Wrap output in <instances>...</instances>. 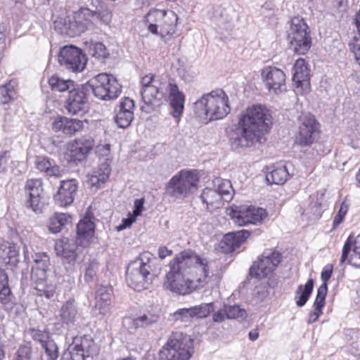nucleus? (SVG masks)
I'll use <instances>...</instances> for the list:
<instances>
[{
  "label": "nucleus",
  "mask_w": 360,
  "mask_h": 360,
  "mask_svg": "<svg viewBox=\"0 0 360 360\" xmlns=\"http://www.w3.org/2000/svg\"><path fill=\"white\" fill-rule=\"evenodd\" d=\"M59 316L63 323L74 324L79 319L78 307L74 299L65 302L60 308Z\"/></svg>",
  "instance_id": "33"
},
{
  "label": "nucleus",
  "mask_w": 360,
  "mask_h": 360,
  "mask_svg": "<svg viewBox=\"0 0 360 360\" xmlns=\"http://www.w3.org/2000/svg\"><path fill=\"white\" fill-rule=\"evenodd\" d=\"M46 271L38 269L37 268L32 269L31 280L36 285L35 290L37 295L51 298L55 293L56 287L54 285L47 282Z\"/></svg>",
  "instance_id": "26"
},
{
  "label": "nucleus",
  "mask_w": 360,
  "mask_h": 360,
  "mask_svg": "<svg viewBox=\"0 0 360 360\" xmlns=\"http://www.w3.org/2000/svg\"><path fill=\"white\" fill-rule=\"evenodd\" d=\"M100 162L97 168L88 174V183L91 187L96 188L105 184L110 176L111 169L110 167V160L107 158L100 159Z\"/></svg>",
  "instance_id": "28"
},
{
  "label": "nucleus",
  "mask_w": 360,
  "mask_h": 360,
  "mask_svg": "<svg viewBox=\"0 0 360 360\" xmlns=\"http://www.w3.org/2000/svg\"><path fill=\"white\" fill-rule=\"evenodd\" d=\"M34 265L32 269L47 271L49 266V257L45 252H38L33 255Z\"/></svg>",
  "instance_id": "48"
},
{
  "label": "nucleus",
  "mask_w": 360,
  "mask_h": 360,
  "mask_svg": "<svg viewBox=\"0 0 360 360\" xmlns=\"http://www.w3.org/2000/svg\"><path fill=\"white\" fill-rule=\"evenodd\" d=\"M211 265L212 262L193 250H185L170 262L164 286L179 295L189 294L208 284L213 275Z\"/></svg>",
  "instance_id": "1"
},
{
  "label": "nucleus",
  "mask_w": 360,
  "mask_h": 360,
  "mask_svg": "<svg viewBox=\"0 0 360 360\" xmlns=\"http://www.w3.org/2000/svg\"><path fill=\"white\" fill-rule=\"evenodd\" d=\"M71 217L65 213H55L50 219L48 229L53 233H59L62 229L71 222Z\"/></svg>",
  "instance_id": "37"
},
{
  "label": "nucleus",
  "mask_w": 360,
  "mask_h": 360,
  "mask_svg": "<svg viewBox=\"0 0 360 360\" xmlns=\"http://www.w3.org/2000/svg\"><path fill=\"white\" fill-rule=\"evenodd\" d=\"M141 99L144 103L141 108L146 112H150L159 106L165 96V84L153 75H147L142 77Z\"/></svg>",
  "instance_id": "12"
},
{
  "label": "nucleus",
  "mask_w": 360,
  "mask_h": 360,
  "mask_svg": "<svg viewBox=\"0 0 360 360\" xmlns=\"http://www.w3.org/2000/svg\"><path fill=\"white\" fill-rule=\"evenodd\" d=\"M248 230H240L226 233L221 242V248L226 252H231L239 248L243 243L250 236Z\"/></svg>",
  "instance_id": "30"
},
{
  "label": "nucleus",
  "mask_w": 360,
  "mask_h": 360,
  "mask_svg": "<svg viewBox=\"0 0 360 360\" xmlns=\"http://www.w3.org/2000/svg\"><path fill=\"white\" fill-rule=\"evenodd\" d=\"M230 110L228 96L221 89L202 95L193 105L195 114L207 121L223 119Z\"/></svg>",
  "instance_id": "5"
},
{
  "label": "nucleus",
  "mask_w": 360,
  "mask_h": 360,
  "mask_svg": "<svg viewBox=\"0 0 360 360\" xmlns=\"http://www.w3.org/2000/svg\"><path fill=\"white\" fill-rule=\"evenodd\" d=\"M93 11L88 8H81L73 17L60 18L54 22V27L60 34L70 37L79 35L96 25Z\"/></svg>",
  "instance_id": "7"
},
{
  "label": "nucleus",
  "mask_w": 360,
  "mask_h": 360,
  "mask_svg": "<svg viewBox=\"0 0 360 360\" xmlns=\"http://www.w3.org/2000/svg\"><path fill=\"white\" fill-rule=\"evenodd\" d=\"M94 223L87 217L80 220L77 226V239L64 238L56 243L55 251L62 257L67 269L72 270L78 257V245L86 246L94 233Z\"/></svg>",
  "instance_id": "3"
},
{
  "label": "nucleus",
  "mask_w": 360,
  "mask_h": 360,
  "mask_svg": "<svg viewBox=\"0 0 360 360\" xmlns=\"http://www.w3.org/2000/svg\"><path fill=\"white\" fill-rule=\"evenodd\" d=\"M348 206L345 202H342L338 214L335 217V219L333 220V228H335L342 223V219L345 215L346 214Z\"/></svg>",
  "instance_id": "56"
},
{
  "label": "nucleus",
  "mask_w": 360,
  "mask_h": 360,
  "mask_svg": "<svg viewBox=\"0 0 360 360\" xmlns=\"http://www.w3.org/2000/svg\"><path fill=\"white\" fill-rule=\"evenodd\" d=\"M212 21L216 24L220 31L229 30L232 27V20L226 13V11L217 7L214 8Z\"/></svg>",
  "instance_id": "40"
},
{
  "label": "nucleus",
  "mask_w": 360,
  "mask_h": 360,
  "mask_svg": "<svg viewBox=\"0 0 360 360\" xmlns=\"http://www.w3.org/2000/svg\"><path fill=\"white\" fill-rule=\"evenodd\" d=\"M199 180L196 171L181 170L169 181L166 192L176 199L185 198L198 188Z\"/></svg>",
  "instance_id": "10"
},
{
  "label": "nucleus",
  "mask_w": 360,
  "mask_h": 360,
  "mask_svg": "<svg viewBox=\"0 0 360 360\" xmlns=\"http://www.w3.org/2000/svg\"><path fill=\"white\" fill-rule=\"evenodd\" d=\"M314 288V280L309 278L304 285H300L295 292L296 304L303 307L308 301Z\"/></svg>",
  "instance_id": "39"
},
{
  "label": "nucleus",
  "mask_w": 360,
  "mask_h": 360,
  "mask_svg": "<svg viewBox=\"0 0 360 360\" xmlns=\"http://www.w3.org/2000/svg\"><path fill=\"white\" fill-rule=\"evenodd\" d=\"M172 254V250L167 249L165 246H160L158 248V256L161 259H165L167 256H170Z\"/></svg>",
  "instance_id": "64"
},
{
  "label": "nucleus",
  "mask_w": 360,
  "mask_h": 360,
  "mask_svg": "<svg viewBox=\"0 0 360 360\" xmlns=\"http://www.w3.org/2000/svg\"><path fill=\"white\" fill-rule=\"evenodd\" d=\"M97 353L98 348L94 340L85 335L75 337L63 356L65 359L70 360H86Z\"/></svg>",
  "instance_id": "17"
},
{
  "label": "nucleus",
  "mask_w": 360,
  "mask_h": 360,
  "mask_svg": "<svg viewBox=\"0 0 360 360\" xmlns=\"http://www.w3.org/2000/svg\"><path fill=\"white\" fill-rule=\"evenodd\" d=\"M353 246V252L360 253V233L353 240V236H349L342 248V256L340 260L341 264L344 263L348 257V255Z\"/></svg>",
  "instance_id": "42"
},
{
  "label": "nucleus",
  "mask_w": 360,
  "mask_h": 360,
  "mask_svg": "<svg viewBox=\"0 0 360 360\" xmlns=\"http://www.w3.org/2000/svg\"><path fill=\"white\" fill-rule=\"evenodd\" d=\"M84 86L88 92L91 91L94 95L101 100L115 99L121 92V86L115 77L106 73L98 74L90 79Z\"/></svg>",
  "instance_id": "11"
},
{
  "label": "nucleus",
  "mask_w": 360,
  "mask_h": 360,
  "mask_svg": "<svg viewBox=\"0 0 360 360\" xmlns=\"http://www.w3.org/2000/svg\"><path fill=\"white\" fill-rule=\"evenodd\" d=\"M214 310L213 302L203 303L190 308L179 309L174 312L172 316L175 321L189 322L194 318H205Z\"/></svg>",
  "instance_id": "22"
},
{
  "label": "nucleus",
  "mask_w": 360,
  "mask_h": 360,
  "mask_svg": "<svg viewBox=\"0 0 360 360\" xmlns=\"http://www.w3.org/2000/svg\"><path fill=\"white\" fill-rule=\"evenodd\" d=\"M288 32L289 44L293 51L299 55L305 54L311 48V37L304 20L299 16L292 18Z\"/></svg>",
  "instance_id": "13"
},
{
  "label": "nucleus",
  "mask_w": 360,
  "mask_h": 360,
  "mask_svg": "<svg viewBox=\"0 0 360 360\" xmlns=\"http://www.w3.org/2000/svg\"><path fill=\"white\" fill-rule=\"evenodd\" d=\"M25 206L36 214H40L45 207L44 190L41 179H29L24 185Z\"/></svg>",
  "instance_id": "14"
},
{
  "label": "nucleus",
  "mask_w": 360,
  "mask_h": 360,
  "mask_svg": "<svg viewBox=\"0 0 360 360\" xmlns=\"http://www.w3.org/2000/svg\"><path fill=\"white\" fill-rule=\"evenodd\" d=\"M10 159L11 155L9 150L0 151V172H4L6 171L8 162Z\"/></svg>",
  "instance_id": "57"
},
{
  "label": "nucleus",
  "mask_w": 360,
  "mask_h": 360,
  "mask_svg": "<svg viewBox=\"0 0 360 360\" xmlns=\"http://www.w3.org/2000/svg\"><path fill=\"white\" fill-rule=\"evenodd\" d=\"M226 311V319H244L246 317V311L244 309H241L238 305H226L224 304Z\"/></svg>",
  "instance_id": "51"
},
{
  "label": "nucleus",
  "mask_w": 360,
  "mask_h": 360,
  "mask_svg": "<svg viewBox=\"0 0 360 360\" xmlns=\"http://www.w3.org/2000/svg\"><path fill=\"white\" fill-rule=\"evenodd\" d=\"M136 217H134L133 215V217H129L128 218L123 219L122 224L117 226V230L121 231L127 227H129L132 224V223L135 221Z\"/></svg>",
  "instance_id": "62"
},
{
  "label": "nucleus",
  "mask_w": 360,
  "mask_h": 360,
  "mask_svg": "<svg viewBox=\"0 0 360 360\" xmlns=\"http://www.w3.org/2000/svg\"><path fill=\"white\" fill-rule=\"evenodd\" d=\"M99 264L96 260L89 261L85 266L84 279L86 283H95L98 280Z\"/></svg>",
  "instance_id": "44"
},
{
  "label": "nucleus",
  "mask_w": 360,
  "mask_h": 360,
  "mask_svg": "<svg viewBox=\"0 0 360 360\" xmlns=\"http://www.w3.org/2000/svg\"><path fill=\"white\" fill-rule=\"evenodd\" d=\"M349 262L354 266L360 267V253L353 252L350 256Z\"/></svg>",
  "instance_id": "63"
},
{
  "label": "nucleus",
  "mask_w": 360,
  "mask_h": 360,
  "mask_svg": "<svg viewBox=\"0 0 360 360\" xmlns=\"http://www.w3.org/2000/svg\"><path fill=\"white\" fill-rule=\"evenodd\" d=\"M144 200L143 198L136 199L134 201V210L133 211V215L137 217L140 215L143 209Z\"/></svg>",
  "instance_id": "60"
},
{
  "label": "nucleus",
  "mask_w": 360,
  "mask_h": 360,
  "mask_svg": "<svg viewBox=\"0 0 360 360\" xmlns=\"http://www.w3.org/2000/svg\"><path fill=\"white\" fill-rule=\"evenodd\" d=\"M134 107L135 105L133 100L129 98H124L118 105L117 111L134 112L133 110Z\"/></svg>",
  "instance_id": "55"
},
{
  "label": "nucleus",
  "mask_w": 360,
  "mask_h": 360,
  "mask_svg": "<svg viewBox=\"0 0 360 360\" xmlns=\"http://www.w3.org/2000/svg\"><path fill=\"white\" fill-rule=\"evenodd\" d=\"M93 13L96 24L98 22H101L105 25H108L110 22L112 15L108 11H93Z\"/></svg>",
  "instance_id": "54"
},
{
  "label": "nucleus",
  "mask_w": 360,
  "mask_h": 360,
  "mask_svg": "<svg viewBox=\"0 0 360 360\" xmlns=\"http://www.w3.org/2000/svg\"><path fill=\"white\" fill-rule=\"evenodd\" d=\"M45 351L47 360H57L59 356L58 347L56 342L49 339L46 343L41 345Z\"/></svg>",
  "instance_id": "50"
},
{
  "label": "nucleus",
  "mask_w": 360,
  "mask_h": 360,
  "mask_svg": "<svg viewBox=\"0 0 360 360\" xmlns=\"http://www.w3.org/2000/svg\"><path fill=\"white\" fill-rule=\"evenodd\" d=\"M217 188H214L220 194L224 201L229 202L232 199L233 188L228 180L217 179L215 181Z\"/></svg>",
  "instance_id": "43"
},
{
  "label": "nucleus",
  "mask_w": 360,
  "mask_h": 360,
  "mask_svg": "<svg viewBox=\"0 0 360 360\" xmlns=\"http://www.w3.org/2000/svg\"><path fill=\"white\" fill-rule=\"evenodd\" d=\"M18 257V252L14 245H0V302L6 310L13 308V295L8 286V275L2 267L15 271L19 263Z\"/></svg>",
  "instance_id": "6"
},
{
  "label": "nucleus",
  "mask_w": 360,
  "mask_h": 360,
  "mask_svg": "<svg viewBox=\"0 0 360 360\" xmlns=\"http://www.w3.org/2000/svg\"><path fill=\"white\" fill-rule=\"evenodd\" d=\"M16 96L15 86L12 82L0 86V102L2 104H7Z\"/></svg>",
  "instance_id": "45"
},
{
  "label": "nucleus",
  "mask_w": 360,
  "mask_h": 360,
  "mask_svg": "<svg viewBox=\"0 0 360 360\" xmlns=\"http://www.w3.org/2000/svg\"><path fill=\"white\" fill-rule=\"evenodd\" d=\"M88 93L84 85L70 91L65 103V108L69 114L82 116L88 112L89 109Z\"/></svg>",
  "instance_id": "20"
},
{
  "label": "nucleus",
  "mask_w": 360,
  "mask_h": 360,
  "mask_svg": "<svg viewBox=\"0 0 360 360\" xmlns=\"http://www.w3.org/2000/svg\"><path fill=\"white\" fill-rule=\"evenodd\" d=\"M273 124L270 110L262 105H253L243 112L232 136V145L236 148H250L264 141Z\"/></svg>",
  "instance_id": "2"
},
{
  "label": "nucleus",
  "mask_w": 360,
  "mask_h": 360,
  "mask_svg": "<svg viewBox=\"0 0 360 360\" xmlns=\"http://www.w3.org/2000/svg\"><path fill=\"white\" fill-rule=\"evenodd\" d=\"M60 65L74 72H80L86 67L87 58L80 49L74 46L63 47L58 54Z\"/></svg>",
  "instance_id": "18"
},
{
  "label": "nucleus",
  "mask_w": 360,
  "mask_h": 360,
  "mask_svg": "<svg viewBox=\"0 0 360 360\" xmlns=\"http://www.w3.org/2000/svg\"><path fill=\"white\" fill-rule=\"evenodd\" d=\"M49 84L52 91L63 92L70 89L74 86V82L70 79H63L57 75H53L49 79Z\"/></svg>",
  "instance_id": "41"
},
{
  "label": "nucleus",
  "mask_w": 360,
  "mask_h": 360,
  "mask_svg": "<svg viewBox=\"0 0 360 360\" xmlns=\"http://www.w3.org/2000/svg\"><path fill=\"white\" fill-rule=\"evenodd\" d=\"M281 259L282 255L280 252L266 250L251 266L249 275L257 279L267 277L280 264Z\"/></svg>",
  "instance_id": "16"
},
{
  "label": "nucleus",
  "mask_w": 360,
  "mask_h": 360,
  "mask_svg": "<svg viewBox=\"0 0 360 360\" xmlns=\"http://www.w3.org/2000/svg\"><path fill=\"white\" fill-rule=\"evenodd\" d=\"M229 214L236 224L243 226L262 223L267 214L263 208L243 205L231 207Z\"/></svg>",
  "instance_id": "15"
},
{
  "label": "nucleus",
  "mask_w": 360,
  "mask_h": 360,
  "mask_svg": "<svg viewBox=\"0 0 360 360\" xmlns=\"http://www.w3.org/2000/svg\"><path fill=\"white\" fill-rule=\"evenodd\" d=\"M156 257L149 252L141 253L128 265L126 275L127 285L137 291L148 288L156 276Z\"/></svg>",
  "instance_id": "4"
},
{
  "label": "nucleus",
  "mask_w": 360,
  "mask_h": 360,
  "mask_svg": "<svg viewBox=\"0 0 360 360\" xmlns=\"http://www.w3.org/2000/svg\"><path fill=\"white\" fill-rule=\"evenodd\" d=\"M293 70L292 80L297 87L307 86L309 84V69L305 60L302 58L297 59L295 63Z\"/></svg>",
  "instance_id": "32"
},
{
  "label": "nucleus",
  "mask_w": 360,
  "mask_h": 360,
  "mask_svg": "<svg viewBox=\"0 0 360 360\" xmlns=\"http://www.w3.org/2000/svg\"><path fill=\"white\" fill-rule=\"evenodd\" d=\"M35 164L38 170L45 172L49 176H58L60 175L59 167L46 157H37Z\"/></svg>",
  "instance_id": "38"
},
{
  "label": "nucleus",
  "mask_w": 360,
  "mask_h": 360,
  "mask_svg": "<svg viewBox=\"0 0 360 360\" xmlns=\"http://www.w3.org/2000/svg\"><path fill=\"white\" fill-rule=\"evenodd\" d=\"M348 46L350 51L354 54L356 62L360 65V36H353Z\"/></svg>",
  "instance_id": "52"
},
{
  "label": "nucleus",
  "mask_w": 360,
  "mask_h": 360,
  "mask_svg": "<svg viewBox=\"0 0 360 360\" xmlns=\"http://www.w3.org/2000/svg\"><path fill=\"white\" fill-rule=\"evenodd\" d=\"M225 319H226V311L224 307L223 309L218 310L212 315L213 321L217 323L222 322L225 320Z\"/></svg>",
  "instance_id": "59"
},
{
  "label": "nucleus",
  "mask_w": 360,
  "mask_h": 360,
  "mask_svg": "<svg viewBox=\"0 0 360 360\" xmlns=\"http://www.w3.org/2000/svg\"><path fill=\"white\" fill-rule=\"evenodd\" d=\"M94 145V140L90 136H83L75 140L68 147L70 161L77 162L85 160Z\"/></svg>",
  "instance_id": "24"
},
{
  "label": "nucleus",
  "mask_w": 360,
  "mask_h": 360,
  "mask_svg": "<svg viewBox=\"0 0 360 360\" xmlns=\"http://www.w3.org/2000/svg\"><path fill=\"white\" fill-rule=\"evenodd\" d=\"M289 176L286 166H274L271 171L266 174V181L269 184L282 185L286 182Z\"/></svg>",
  "instance_id": "36"
},
{
  "label": "nucleus",
  "mask_w": 360,
  "mask_h": 360,
  "mask_svg": "<svg viewBox=\"0 0 360 360\" xmlns=\"http://www.w3.org/2000/svg\"><path fill=\"white\" fill-rule=\"evenodd\" d=\"M134 120V112L117 111L115 120L120 128H127Z\"/></svg>",
  "instance_id": "49"
},
{
  "label": "nucleus",
  "mask_w": 360,
  "mask_h": 360,
  "mask_svg": "<svg viewBox=\"0 0 360 360\" xmlns=\"http://www.w3.org/2000/svg\"><path fill=\"white\" fill-rule=\"evenodd\" d=\"M310 206L313 214L316 217H320L322 213L321 204L317 201H315L311 202Z\"/></svg>",
  "instance_id": "61"
},
{
  "label": "nucleus",
  "mask_w": 360,
  "mask_h": 360,
  "mask_svg": "<svg viewBox=\"0 0 360 360\" xmlns=\"http://www.w3.org/2000/svg\"><path fill=\"white\" fill-rule=\"evenodd\" d=\"M25 334L31 337L34 341L39 342L41 346L50 339L49 333L46 330L30 328L25 331Z\"/></svg>",
  "instance_id": "47"
},
{
  "label": "nucleus",
  "mask_w": 360,
  "mask_h": 360,
  "mask_svg": "<svg viewBox=\"0 0 360 360\" xmlns=\"http://www.w3.org/2000/svg\"><path fill=\"white\" fill-rule=\"evenodd\" d=\"M266 89L271 93L278 95L286 91L285 74L276 67H265L261 73Z\"/></svg>",
  "instance_id": "21"
},
{
  "label": "nucleus",
  "mask_w": 360,
  "mask_h": 360,
  "mask_svg": "<svg viewBox=\"0 0 360 360\" xmlns=\"http://www.w3.org/2000/svg\"><path fill=\"white\" fill-rule=\"evenodd\" d=\"M148 30L161 38H170L176 34L178 17L171 10L151 9L145 15Z\"/></svg>",
  "instance_id": "8"
},
{
  "label": "nucleus",
  "mask_w": 360,
  "mask_h": 360,
  "mask_svg": "<svg viewBox=\"0 0 360 360\" xmlns=\"http://www.w3.org/2000/svg\"><path fill=\"white\" fill-rule=\"evenodd\" d=\"M299 129L295 136V143L300 146H310L319 131V123L310 113H303L299 118Z\"/></svg>",
  "instance_id": "19"
},
{
  "label": "nucleus",
  "mask_w": 360,
  "mask_h": 360,
  "mask_svg": "<svg viewBox=\"0 0 360 360\" xmlns=\"http://www.w3.org/2000/svg\"><path fill=\"white\" fill-rule=\"evenodd\" d=\"M326 288L322 286L318 289L317 295L314 302V311H311L307 317V322L310 324L316 321L319 317L322 314V309L326 304Z\"/></svg>",
  "instance_id": "35"
},
{
  "label": "nucleus",
  "mask_w": 360,
  "mask_h": 360,
  "mask_svg": "<svg viewBox=\"0 0 360 360\" xmlns=\"http://www.w3.org/2000/svg\"><path fill=\"white\" fill-rule=\"evenodd\" d=\"M167 86L169 105L172 109L171 113L179 121L184 108L185 96L176 83L169 82Z\"/></svg>",
  "instance_id": "29"
},
{
  "label": "nucleus",
  "mask_w": 360,
  "mask_h": 360,
  "mask_svg": "<svg viewBox=\"0 0 360 360\" xmlns=\"http://www.w3.org/2000/svg\"><path fill=\"white\" fill-rule=\"evenodd\" d=\"M194 353L193 340L180 331L173 332L160 352L161 360H188Z\"/></svg>",
  "instance_id": "9"
},
{
  "label": "nucleus",
  "mask_w": 360,
  "mask_h": 360,
  "mask_svg": "<svg viewBox=\"0 0 360 360\" xmlns=\"http://www.w3.org/2000/svg\"><path fill=\"white\" fill-rule=\"evenodd\" d=\"M200 198L202 202L206 205L208 211H213L224 205V200L217 191L213 188H205L201 193Z\"/></svg>",
  "instance_id": "34"
},
{
  "label": "nucleus",
  "mask_w": 360,
  "mask_h": 360,
  "mask_svg": "<svg viewBox=\"0 0 360 360\" xmlns=\"http://www.w3.org/2000/svg\"><path fill=\"white\" fill-rule=\"evenodd\" d=\"M333 274V267L330 266H326L323 270L321 272V278L323 281V283L319 287L318 289H321L322 286H326V292H328V285L327 282Z\"/></svg>",
  "instance_id": "58"
},
{
  "label": "nucleus",
  "mask_w": 360,
  "mask_h": 360,
  "mask_svg": "<svg viewBox=\"0 0 360 360\" xmlns=\"http://www.w3.org/2000/svg\"><path fill=\"white\" fill-rule=\"evenodd\" d=\"M77 189L78 182L76 179L62 181L58 191L54 196L56 203L60 207H67L71 205L75 200Z\"/></svg>",
  "instance_id": "25"
},
{
  "label": "nucleus",
  "mask_w": 360,
  "mask_h": 360,
  "mask_svg": "<svg viewBox=\"0 0 360 360\" xmlns=\"http://www.w3.org/2000/svg\"><path fill=\"white\" fill-rule=\"evenodd\" d=\"M91 54L98 59H105L108 57L109 53L103 43L96 42L93 45Z\"/></svg>",
  "instance_id": "53"
},
{
  "label": "nucleus",
  "mask_w": 360,
  "mask_h": 360,
  "mask_svg": "<svg viewBox=\"0 0 360 360\" xmlns=\"http://www.w3.org/2000/svg\"><path fill=\"white\" fill-rule=\"evenodd\" d=\"M83 127V122L77 119H70L66 117L57 118L52 124L56 132L61 131L64 134L72 136Z\"/></svg>",
  "instance_id": "31"
},
{
  "label": "nucleus",
  "mask_w": 360,
  "mask_h": 360,
  "mask_svg": "<svg viewBox=\"0 0 360 360\" xmlns=\"http://www.w3.org/2000/svg\"><path fill=\"white\" fill-rule=\"evenodd\" d=\"M32 354L31 342H26L18 346L13 360H32Z\"/></svg>",
  "instance_id": "46"
},
{
  "label": "nucleus",
  "mask_w": 360,
  "mask_h": 360,
  "mask_svg": "<svg viewBox=\"0 0 360 360\" xmlns=\"http://www.w3.org/2000/svg\"><path fill=\"white\" fill-rule=\"evenodd\" d=\"M112 289L109 286H100L96 292V302L94 311L96 315L105 316L111 308V296Z\"/></svg>",
  "instance_id": "27"
},
{
  "label": "nucleus",
  "mask_w": 360,
  "mask_h": 360,
  "mask_svg": "<svg viewBox=\"0 0 360 360\" xmlns=\"http://www.w3.org/2000/svg\"><path fill=\"white\" fill-rule=\"evenodd\" d=\"M160 319V316L151 311H146L134 317H127L123 321L127 330L134 333L139 329H146L153 326Z\"/></svg>",
  "instance_id": "23"
}]
</instances>
